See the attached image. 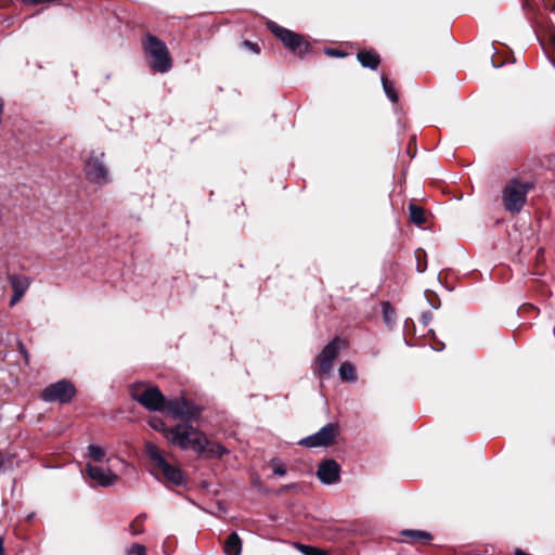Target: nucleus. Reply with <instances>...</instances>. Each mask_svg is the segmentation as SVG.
<instances>
[{"label":"nucleus","mask_w":555,"mask_h":555,"mask_svg":"<svg viewBox=\"0 0 555 555\" xmlns=\"http://www.w3.org/2000/svg\"><path fill=\"white\" fill-rule=\"evenodd\" d=\"M166 440L182 450H191L206 460L220 459L228 450L220 443L210 441L205 433L189 423L170 427Z\"/></svg>","instance_id":"f257e3e1"},{"label":"nucleus","mask_w":555,"mask_h":555,"mask_svg":"<svg viewBox=\"0 0 555 555\" xmlns=\"http://www.w3.org/2000/svg\"><path fill=\"white\" fill-rule=\"evenodd\" d=\"M143 49L150 57V66L154 72L164 74L171 69L172 60L164 41L147 34L143 40Z\"/></svg>","instance_id":"f03ea898"},{"label":"nucleus","mask_w":555,"mask_h":555,"mask_svg":"<svg viewBox=\"0 0 555 555\" xmlns=\"http://www.w3.org/2000/svg\"><path fill=\"white\" fill-rule=\"evenodd\" d=\"M145 452L154 468L163 474L167 482L173 486H184L186 483L185 474L178 466L171 465L155 443L146 442Z\"/></svg>","instance_id":"7ed1b4c3"},{"label":"nucleus","mask_w":555,"mask_h":555,"mask_svg":"<svg viewBox=\"0 0 555 555\" xmlns=\"http://www.w3.org/2000/svg\"><path fill=\"white\" fill-rule=\"evenodd\" d=\"M530 185L519 180H511L502 191V202L504 208L513 214H518L522 209Z\"/></svg>","instance_id":"20e7f679"},{"label":"nucleus","mask_w":555,"mask_h":555,"mask_svg":"<svg viewBox=\"0 0 555 555\" xmlns=\"http://www.w3.org/2000/svg\"><path fill=\"white\" fill-rule=\"evenodd\" d=\"M85 175L89 182L101 188L109 183V171L104 163V153L92 151L85 160Z\"/></svg>","instance_id":"39448f33"},{"label":"nucleus","mask_w":555,"mask_h":555,"mask_svg":"<svg viewBox=\"0 0 555 555\" xmlns=\"http://www.w3.org/2000/svg\"><path fill=\"white\" fill-rule=\"evenodd\" d=\"M268 28L283 42L287 49L294 53H297L299 56L305 55L310 50L309 42H307L301 35L279 26L274 22H269Z\"/></svg>","instance_id":"423d86ee"},{"label":"nucleus","mask_w":555,"mask_h":555,"mask_svg":"<svg viewBox=\"0 0 555 555\" xmlns=\"http://www.w3.org/2000/svg\"><path fill=\"white\" fill-rule=\"evenodd\" d=\"M132 398L150 411H165L167 404L164 395L154 386L135 387L132 390Z\"/></svg>","instance_id":"0eeeda50"},{"label":"nucleus","mask_w":555,"mask_h":555,"mask_svg":"<svg viewBox=\"0 0 555 555\" xmlns=\"http://www.w3.org/2000/svg\"><path fill=\"white\" fill-rule=\"evenodd\" d=\"M173 418H179L185 422L196 420L202 413V409L184 398H175L167 400L165 408Z\"/></svg>","instance_id":"6e6552de"},{"label":"nucleus","mask_w":555,"mask_h":555,"mask_svg":"<svg viewBox=\"0 0 555 555\" xmlns=\"http://www.w3.org/2000/svg\"><path fill=\"white\" fill-rule=\"evenodd\" d=\"M76 393L74 385L68 380H59L47 386L41 391V399L46 402H69Z\"/></svg>","instance_id":"1a4fd4ad"},{"label":"nucleus","mask_w":555,"mask_h":555,"mask_svg":"<svg viewBox=\"0 0 555 555\" xmlns=\"http://www.w3.org/2000/svg\"><path fill=\"white\" fill-rule=\"evenodd\" d=\"M343 346L344 341L340 338L335 337L322 349L315 360L318 373L320 375L328 376L332 373L334 361Z\"/></svg>","instance_id":"9d476101"},{"label":"nucleus","mask_w":555,"mask_h":555,"mask_svg":"<svg viewBox=\"0 0 555 555\" xmlns=\"http://www.w3.org/2000/svg\"><path fill=\"white\" fill-rule=\"evenodd\" d=\"M336 435L337 426L333 423H328L318 433L301 439L299 444L307 448L327 447L334 441Z\"/></svg>","instance_id":"9b49d317"},{"label":"nucleus","mask_w":555,"mask_h":555,"mask_svg":"<svg viewBox=\"0 0 555 555\" xmlns=\"http://www.w3.org/2000/svg\"><path fill=\"white\" fill-rule=\"evenodd\" d=\"M86 472L88 477L101 487L113 486L118 479L117 474L112 472L109 468H104L92 464H87Z\"/></svg>","instance_id":"f8f14e48"},{"label":"nucleus","mask_w":555,"mask_h":555,"mask_svg":"<svg viewBox=\"0 0 555 555\" xmlns=\"http://www.w3.org/2000/svg\"><path fill=\"white\" fill-rule=\"evenodd\" d=\"M340 467L334 460H326L319 465L317 476L324 485L338 482Z\"/></svg>","instance_id":"ddd939ff"},{"label":"nucleus","mask_w":555,"mask_h":555,"mask_svg":"<svg viewBox=\"0 0 555 555\" xmlns=\"http://www.w3.org/2000/svg\"><path fill=\"white\" fill-rule=\"evenodd\" d=\"M9 282L13 289V296L10 300V306H15L25 295L30 285V279L25 275L12 274L9 276Z\"/></svg>","instance_id":"4468645a"},{"label":"nucleus","mask_w":555,"mask_h":555,"mask_svg":"<svg viewBox=\"0 0 555 555\" xmlns=\"http://www.w3.org/2000/svg\"><path fill=\"white\" fill-rule=\"evenodd\" d=\"M243 548V542L236 532H231L227 538L223 552L225 555H241Z\"/></svg>","instance_id":"2eb2a0df"},{"label":"nucleus","mask_w":555,"mask_h":555,"mask_svg":"<svg viewBox=\"0 0 555 555\" xmlns=\"http://www.w3.org/2000/svg\"><path fill=\"white\" fill-rule=\"evenodd\" d=\"M357 56L363 67L371 69H376L380 63L379 55L371 51H360Z\"/></svg>","instance_id":"dca6fc26"},{"label":"nucleus","mask_w":555,"mask_h":555,"mask_svg":"<svg viewBox=\"0 0 555 555\" xmlns=\"http://www.w3.org/2000/svg\"><path fill=\"white\" fill-rule=\"evenodd\" d=\"M339 377L349 383L357 380L356 367L350 362H343L338 369Z\"/></svg>","instance_id":"f3484780"},{"label":"nucleus","mask_w":555,"mask_h":555,"mask_svg":"<svg viewBox=\"0 0 555 555\" xmlns=\"http://www.w3.org/2000/svg\"><path fill=\"white\" fill-rule=\"evenodd\" d=\"M410 211V220L416 225H422L425 221V212L424 209L417 205L411 204L409 206Z\"/></svg>","instance_id":"a211bd4d"},{"label":"nucleus","mask_w":555,"mask_h":555,"mask_svg":"<svg viewBox=\"0 0 555 555\" xmlns=\"http://www.w3.org/2000/svg\"><path fill=\"white\" fill-rule=\"evenodd\" d=\"M382 312H383L384 322L388 326H392L396 323L397 314H396V310L392 308L390 302L384 301L382 304Z\"/></svg>","instance_id":"6ab92c4d"},{"label":"nucleus","mask_w":555,"mask_h":555,"mask_svg":"<svg viewBox=\"0 0 555 555\" xmlns=\"http://www.w3.org/2000/svg\"><path fill=\"white\" fill-rule=\"evenodd\" d=\"M87 455L94 462H103L106 455L105 450L96 444H89L87 448Z\"/></svg>","instance_id":"aec40b11"},{"label":"nucleus","mask_w":555,"mask_h":555,"mask_svg":"<svg viewBox=\"0 0 555 555\" xmlns=\"http://www.w3.org/2000/svg\"><path fill=\"white\" fill-rule=\"evenodd\" d=\"M382 85L387 98L392 102H398V94L396 92L393 83L385 76L382 75Z\"/></svg>","instance_id":"412c9836"},{"label":"nucleus","mask_w":555,"mask_h":555,"mask_svg":"<svg viewBox=\"0 0 555 555\" xmlns=\"http://www.w3.org/2000/svg\"><path fill=\"white\" fill-rule=\"evenodd\" d=\"M401 535L404 538H409L410 541H415V540L429 541V540H431L430 533H428L426 531H421V530H404L401 532Z\"/></svg>","instance_id":"4be33fe9"},{"label":"nucleus","mask_w":555,"mask_h":555,"mask_svg":"<svg viewBox=\"0 0 555 555\" xmlns=\"http://www.w3.org/2000/svg\"><path fill=\"white\" fill-rule=\"evenodd\" d=\"M416 259V270L418 273L425 272L427 269V255L423 248H417L414 253Z\"/></svg>","instance_id":"5701e85b"},{"label":"nucleus","mask_w":555,"mask_h":555,"mask_svg":"<svg viewBox=\"0 0 555 555\" xmlns=\"http://www.w3.org/2000/svg\"><path fill=\"white\" fill-rule=\"evenodd\" d=\"M149 424H150V426L153 429L162 433L165 438H166V434L168 431H170V427H167L165 425L164 421L162 418H159V417H156V416L155 417H151L150 421H149Z\"/></svg>","instance_id":"b1692460"},{"label":"nucleus","mask_w":555,"mask_h":555,"mask_svg":"<svg viewBox=\"0 0 555 555\" xmlns=\"http://www.w3.org/2000/svg\"><path fill=\"white\" fill-rule=\"evenodd\" d=\"M143 517H137L130 525H129V531L132 535H138L143 533Z\"/></svg>","instance_id":"393cba45"},{"label":"nucleus","mask_w":555,"mask_h":555,"mask_svg":"<svg viewBox=\"0 0 555 555\" xmlns=\"http://www.w3.org/2000/svg\"><path fill=\"white\" fill-rule=\"evenodd\" d=\"M298 548L304 555H326V552L310 545L298 544Z\"/></svg>","instance_id":"a878e982"},{"label":"nucleus","mask_w":555,"mask_h":555,"mask_svg":"<svg viewBox=\"0 0 555 555\" xmlns=\"http://www.w3.org/2000/svg\"><path fill=\"white\" fill-rule=\"evenodd\" d=\"M126 555H147L146 547L142 544L134 543L126 550Z\"/></svg>","instance_id":"bb28decb"},{"label":"nucleus","mask_w":555,"mask_h":555,"mask_svg":"<svg viewBox=\"0 0 555 555\" xmlns=\"http://www.w3.org/2000/svg\"><path fill=\"white\" fill-rule=\"evenodd\" d=\"M273 473L278 476H284L286 474V468L283 465H275L273 467Z\"/></svg>","instance_id":"cd10ccee"},{"label":"nucleus","mask_w":555,"mask_h":555,"mask_svg":"<svg viewBox=\"0 0 555 555\" xmlns=\"http://www.w3.org/2000/svg\"><path fill=\"white\" fill-rule=\"evenodd\" d=\"M431 317H433V315H431V313H430V312H425V313H423V315H422V322H423V324H424V325H427V324L430 322Z\"/></svg>","instance_id":"c85d7f7f"},{"label":"nucleus","mask_w":555,"mask_h":555,"mask_svg":"<svg viewBox=\"0 0 555 555\" xmlns=\"http://www.w3.org/2000/svg\"><path fill=\"white\" fill-rule=\"evenodd\" d=\"M325 53L327 55H332V56H344L345 55L344 53H340V52H338L336 50H333V49H326Z\"/></svg>","instance_id":"c756f323"},{"label":"nucleus","mask_w":555,"mask_h":555,"mask_svg":"<svg viewBox=\"0 0 555 555\" xmlns=\"http://www.w3.org/2000/svg\"><path fill=\"white\" fill-rule=\"evenodd\" d=\"M244 44H245L246 47H248L249 49H251L253 51H255V52H259V50L257 49V44L251 43V42H249V41H245V42H244Z\"/></svg>","instance_id":"7c9ffc66"},{"label":"nucleus","mask_w":555,"mask_h":555,"mask_svg":"<svg viewBox=\"0 0 555 555\" xmlns=\"http://www.w3.org/2000/svg\"><path fill=\"white\" fill-rule=\"evenodd\" d=\"M0 555H4L3 539L0 537Z\"/></svg>","instance_id":"2f4dec72"},{"label":"nucleus","mask_w":555,"mask_h":555,"mask_svg":"<svg viewBox=\"0 0 555 555\" xmlns=\"http://www.w3.org/2000/svg\"><path fill=\"white\" fill-rule=\"evenodd\" d=\"M514 555H530V554H528V553L524 552L522 550L517 548V550L515 551V554H514Z\"/></svg>","instance_id":"473e14b6"},{"label":"nucleus","mask_w":555,"mask_h":555,"mask_svg":"<svg viewBox=\"0 0 555 555\" xmlns=\"http://www.w3.org/2000/svg\"><path fill=\"white\" fill-rule=\"evenodd\" d=\"M552 42H553V46H554V48H555V35H554V36H553V38H552Z\"/></svg>","instance_id":"72a5a7b5"}]
</instances>
